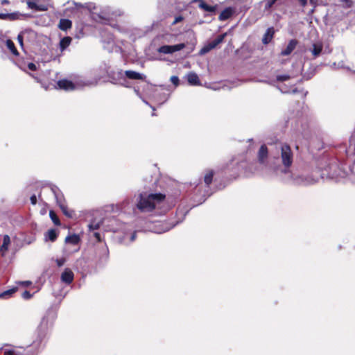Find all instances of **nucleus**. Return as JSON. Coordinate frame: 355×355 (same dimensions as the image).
<instances>
[{
  "label": "nucleus",
  "mask_w": 355,
  "mask_h": 355,
  "mask_svg": "<svg viewBox=\"0 0 355 355\" xmlns=\"http://www.w3.org/2000/svg\"><path fill=\"white\" fill-rule=\"evenodd\" d=\"M278 152L281 153L282 164H278L275 159L270 164L277 176L286 182L296 185H309L318 181V178L313 175H304L291 173L290 168L293 162V152L287 144H282L277 146Z\"/></svg>",
  "instance_id": "f257e3e1"
},
{
  "label": "nucleus",
  "mask_w": 355,
  "mask_h": 355,
  "mask_svg": "<svg viewBox=\"0 0 355 355\" xmlns=\"http://www.w3.org/2000/svg\"><path fill=\"white\" fill-rule=\"evenodd\" d=\"M48 334V321L43 318L37 329V337L33 343L26 347L15 346L7 349L4 352L5 355H37L38 349L42 342L46 339Z\"/></svg>",
  "instance_id": "f03ea898"
},
{
  "label": "nucleus",
  "mask_w": 355,
  "mask_h": 355,
  "mask_svg": "<svg viewBox=\"0 0 355 355\" xmlns=\"http://www.w3.org/2000/svg\"><path fill=\"white\" fill-rule=\"evenodd\" d=\"M165 199V195L158 193H140L136 198L137 209L144 213L151 212L156 209Z\"/></svg>",
  "instance_id": "7ed1b4c3"
},
{
  "label": "nucleus",
  "mask_w": 355,
  "mask_h": 355,
  "mask_svg": "<svg viewBox=\"0 0 355 355\" xmlns=\"http://www.w3.org/2000/svg\"><path fill=\"white\" fill-rule=\"evenodd\" d=\"M282 143H279L276 144V151H277V155L272 156V157L270 159V161H268V150L267 146L263 144L261 146L258 154H257V159L258 162L260 164L264 166L266 168V171L263 173L262 175L264 177H272L273 175H277L276 173L274 172V171L271 168L270 166V164L272 162L274 161L275 158V161L278 164H281L279 163V160H281V153L278 152L277 150V146L279 144H282Z\"/></svg>",
  "instance_id": "20e7f679"
},
{
  "label": "nucleus",
  "mask_w": 355,
  "mask_h": 355,
  "mask_svg": "<svg viewBox=\"0 0 355 355\" xmlns=\"http://www.w3.org/2000/svg\"><path fill=\"white\" fill-rule=\"evenodd\" d=\"M74 4L77 7H82L88 9L91 12L92 17L97 21L103 22V21L109 20L112 17L111 10L109 7L103 8L98 11L96 6L92 3H87L85 5L77 3H75Z\"/></svg>",
  "instance_id": "39448f33"
},
{
  "label": "nucleus",
  "mask_w": 355,
  "mask_h": 355,
  "mask_svg": "<svg viewBox=\"0 0 355 355\" xmlns=\"http://www.w3.org/2000/svg\"><path fill=\"white\" fill-rule=\"evenodd\" d=\"M111 225H117V227H112L110 230L114 232H121L123 233V241L126 243L127 239H128V243L133 242L136 239L137 232H131L132 228H130V225L125 223H122L118 221L116 219H112L110 220Z\"/></svg>",
  "instance_id": "423d86ee"
},
{
  "label": "nucleus",
  "mask_w": 355,
  "mask_h": 355,
  "mask_svg": "<svg viewBox=\"0 0 355 355\" xmlns=\"http://www.w3.org/2000/svg\"><path fill=\"white\" fill-rule=\"evenodd\" d=\"M184 47L185 44L184 43L175 45H163L157 49V52L162 54H172L182 50Z\"/></svg>",
  "instance_id": "0eeeda50"
},
{
  "label": "nucleus",
  "mask_w": 355,
  "mask_h": 355,
  "mask_svg": "<svg viewBox=\"0 0 355 355\" xmlns=\"http://www.w3.org/2000/svg\"><path fill=\"white\" fill-rule=\"evenodd\" d=\"M30 17L28 14L21 13L18 11L11 13H0V19L9 21L23 20Z\"/></svg>",
  "instance_id": "6e6552de"
},
{
  "label": "nucleus",
  "mask_w": 355,
  "mask_h": 355,
  "mask_svg": "<svg viewBox=\"0 0 355 355\" xmlns=\"http://www.w3.org/2000/svg\"><path fill=\"white\" fill-rule=\"evenodd\" d=\"M58 87L59 89L65 91H72L76 89L75 85L70 80L67 79L60 80L57 83Z\"/></svg>",
  "instance_id": "1a4fd4ad"
},
{
  "label": "nucleus",
  "mask_w": 355,
  "mask_h": 355,
  "mask_svg": "<svg viewBox=\"0 0 355 355\" xmlns=\"http://www.w3.org/2000/svg\"><path fill=\"white\" fill-rule=\"evenodd\" d=\"M73 272L69 268H65L61 274V280L62 282L70 284L73 280Z\"/></svg>",
  "instance_id": "9d476101"
},
{
  "label": "nucleus",
  "mask_w": 355,
  "mask_h": 355,
  "mask_svg": "<svg viewBox=\"0 0 355 355\" xmlns=\"http://www.w3.org/2000/svg\"><path fill=\"white\" fill-rule=\"evenodd\" d=\"M125 75L127 78L131 80H144L146 78V76L144 74L131 70L125 71Z\"/></svg>",
  "instance_id": "9b49d317"
},
{
  "label": "nucleus",
  "mask_w": 355,
  "mask_h": 355,
  "mask_svg": "<svg viewBox=\"0 0 355 355\" xmlns=\"http://www.w3.org/2000/svg\"><path fill=\"white\" fill-rule=\"evenodd\" d=\"M10 244V238L8 235H4L3 239V243L0 247V252L3 257H4L8 250Z\"/></svg>",
  "instance_id": "f8f14e48"
},
{
  "label": "nucleus",
  "mask_w": 355,
  "mask_h": 355,
  "mask_svg": "<svg viewBox=\"0 0 355 355\" xmlns=\"http://www.w3.org/2000/svg\"><path fill=\"white\" fill-rule=\"evenodd\" d=\"M297 44V42L296 40H290L287 46L286 47V49L282 51L281 55H290L292 53V51L295 49V48L296 47Z\"/></svg>",
  "instance_id": "ddd939ff"
},
{
  "label": "nucleus",
  "mask_w": 355,
  "mask_h": 355,
  "mask_svg": "<svg viewBox=\"0 0 355 355\" xmlns=\"http://www.w3.org/2000/svg\"><path fill=\"white\" fill-rule=\"evenodd\" d=\"M187 81L190 85H200L198 75L194 72H189L187 75Z\"/></svg>",
  "instance_id": "4468645a"
},
{
  "label": "nucleus",
  "mask_w": 355,
  "mask_h": 355,
  "mask_svg": "<svg viewBox=\"0 0 355 355\" xmlns=\"http://www.w3.org/2000/svg\"><path fill=\"white\" fill-rule=\"evenodd\" d=\"M274 33H275L274 28L273 27L268 28L266 30L265 34L263 35V37L262 39V42L264 44H268L272 39Z\"/></svg>",
  "instance_id": "2eb2a0df"
},
{
  "label": "nucleus",
  "mask_w": 355,
  "mask_h": 355,
  "mask_svg": "<svg viewBox=\"0 0 355 355\" xmlns=\"http://www.w3.org/2000/svg\"><path fill=\"white\" fill-rule=\"evenodd\" d=\"M34 34H35L34 31L31 28H26V29L23 30L22 31H21L19 33V35H17V41H18L19 44H20V46L23 48V46H24L23 40H24V37H25V35H34Z\"/></svg>",
  "instance_id": "dca6fc26"
},
{
  "label": "nucleus",
  "mask_w": 355,
  "mask_h": 355,
  "mask_svg": "<svg viewBox=\"0 0 355 355\" xmlns=\"http://www.w3.org/2000/svg\"><path fill=\"white\" fill-rule=\"evenodd\" d=\"M234 12V10L232 8H226L221 12L218 18L220 21H225L229 19L233 15Z\"/></svg>",
  "instance_id": "f3484780"
},
{
  "label": "nucleus",
  "mask_w": 355,
  "mask_h": 355,
  "mask_svg": "<svg viewBox=\"0 0 355 355\" xmlns=\"http://www.w3.org/2000/svg\"><path fill=\"white\" fill-rule=\"evenodd\" d=\"M27 6L29 8L37 11H44L47 10V8L45 6L37 5L35 1L31 0L27 1Z\"/></svg>",
  "instance_id": "a211bd4d"
},
{
  "label": "nucleus",
  "mask_w": 355,
  "mask_h": 355,
  "mask_svg": "<svg viewBox=\"0 0 355 355\" xmlns=\"http://www.w3.org/2000/svg\"><path fill=\"white\" fill-rule=\"evenodd\" d=\"M72 23L69 19H61L59 22V28L62 31H67L71 27Z\"/></svg>",
  "instance_id": "6ab92c4d"
},
{
  "label": "nucleus",
  "mask_w": 355,
  "mask_h": 355,
  "mask_svg": "<svg viewBox=\"0 0 355 355\" xmlns=\"http://www.w3.org/2000/svg\"><path fill=\"white\" fill-rule=\"evenodd\" d=\"M172 227L164 226L161 223H158L155 225V229L152 230L153 232L157 234H162L163 232L168 231Z\"/></svg>",
  "instance_id": "aec40b11"
},
{
  "label": "nucleus",
  "mask_w": 355,
  "mask_h": 355,
  "mask_svg": "<svg viewBox=\"0 0 355 355\" xmlns=\"http://www.w3.org/2000/svg\"><path fill=\"white\" fill-rule=\"evenodd\" d=\"M71 38L70 37H64L60 42V49L64 51L71 44Z\"/></svg>",
  "instance_id": "412c9836"
},
{
  "label": "nucleus",
  "mask_w": 355,
  "mask_h": 355,
  "mask_svg": "<svg viewBox=\"0 0 355 355\" xmlns=\"http://www.w3.org/2000/svg\"><path fill=\"white\" fill-rule=\"evenodd\" d=\"M51 190L55 196L56 202L59 207H61V205H64V200L63 198V196H62V194L58 193V188H52Z\"/></svg>",
  "instance_id": "4be33fe9"
},
{
  "label": "nucleus",
  "mask_w": 355,
  "mask_h": 355,
  "mask_svg": "<svg viewBox=\"0 0 355 355\" xmlns=\"http://www.w3.org/2000/svg\"><path fill=\"white\" fill-rule=\"evenodd\" d=\"M58 237V234L55 230L51 229L49 230L46 235H45V239L46 241H51V242H53L56 240Z\"/></svg>",
  "instance_id": "5701e85b"
},
{
  "label": "nucleus",
  "mask_w": 355,
  "mask_h": 355,
  "mask_svg": "<svg viewBox=\"0 0 355 355\" xmlns=\"http://www.w3.org/2000/svg\"><path fill=\"white\" fill-rule=\"evenodd\" d=\"M80 241V238L77 234L67 236L65 239V242L72 245H78Z\"/></svg>",
  "instance_id": "b1692460"
},
{
  "label": "nucleus",
  "mask_w": 355,
  "mask_h": 355,
  "mask_svg": "<svg viewBox=\"0 0 355 355\" xmlns=\"http://www.w3.org/2000/svg\"><path fill=\"white\" fill-rule=\"evenodd\" d=\"M7 48L10 51V52L15 56L19 55V52L17 50L15 44L11 40H7L6 42Z\"/></svg>",
  "instance_id": "393cba45"
},
{
  "label": "nucleus",
  "mask_w": 355,
  "mask_h": 355,
  "mask_svg": "<svg viewBox=\"0 0 355 355\" xmlns=\"http://www.w3.org/2000/svg\"><path fill=\"white\" fill-rule=\"evenodd\" d=\"M196 1H199L200 8H202L203 10L208 11V12H214L215 10V8L211 6L207 5L204 1L202 0H196Z\"/></svg>",
  "instance_id": "a878e982"
},
{
  "label": "nucleus",
  "mask_w": 355,
  "mask_h": 355,
  "mask_svg": "<svg viewBox=\"0 0 355 355\" xmlns=\"http://www.w3.org/2000/svg\"><path fill=\"white\" fill-rule=\"evenodd\" d=\"M225 35H220L217 38H216L214 40L211 41L209 43L210 46L212 47V49L216 48L220 43H221L224 38Z\"/></svg>",
  "instance_id": "bb28decb"
},
{
  "label": "nucleus",
  "mask_w": 355,
  "mask_h": 355,
  "mask_svg": "<svg viewBox=\"0 0 355 355\" xmlns=\"http://www.w3.org/2000/svg\"><path fill=\"white\" fill-rule=\"evenodd\" d=\"M225 35H220L217 38H216L214 40L211 41L209 43L210 46L212 47V49L216 48L220 43H221L224 38Z\"/></svg>",
  "instance_id": "cd10ccee"
},
{
  "label": "nucleus",
  "mask_w": 355,
  "mask_h": 355,
  "mask_svg": "<svg viewBox=\"0 0 355 355\" xmlns=\"http://www.w3.org/2000/svg\"><path fill=\"white\" fill-rule=\"evenodd\" d=\"M322 50V46L321 44H313L311 49V53L314 57L318 56Z\"/></svg>",
  "instance_id": "c85d7f7f"
},
{
  "label": "nucleus",
  "mask_w": 355,
  "mask_h": 355,
  "mask_svg": "<svg viewBox=\"0 0 355 355\" xmlns=\"http://www.w3.org/2000/svg\"><path fill=\"white\" fill-rule=\"evenodd\" d=\"M102 223L103 222L101 220L96 221L94 220L89 224L88 227L90 230H98V228H100Z\"/></svg>",
  "instance_id": "c756f323"
},
{
  "label": "nucleus",
  "mask_w": 355,
  "mask_h": 355,
  "mask_svg": "<svg viewBox=\"0 0 355 355\" xmlns=\"http://www.w3.org/2000/svg\"><path fill=\"white\" fill-rule=\"evenodd\" d=\"M213 176H214V173L211 171H209L208 173H207L205 174V178H204V181L207 187L211 183Z\"/></svg>",
  "instance_id": "7c9ffc66"
},
{
  "label": "nucleus",
  "mask_w": 355,
  "mask_h": 355,
  "mask_svg": "<svg viewBox=\"0 0 355 355\" xmlns=\"http://www.w3.org/2000/svg\"><path fill=\"white\" fill-rule=\"evenodd\" d=\"M277 1V0H263L262 3H264V10H269Z\"/></svg>",
  "instance_id": "2f4dec72"
},
{
  "label": "nucleus",
  "mask_w": 355,
  "mask_h": 355,
  "mask_svg": "<svg viewBox=\"0 0 355 355\" xmlns=\"http://www.w3.org/2000/svg\"><path fill=\"white\" fill-rule=\"evenodd\" d=\"M17 291L16 288L9 289L0 293V298H6L12 295Z\"/></svg>",
  "instance_id": "473e14b6"
},
{
  "label": "nucleus",
  "mask_w": 355,
  "mask_h": 355,
  "mask_svg": "<svg viewBox=\"0 0 355 355\" xmlns=\"http://www.w3.org/2000/svg\"><path fill=\"white\" fill-rule=\"evenodd\" d=\"M49 216L55 225H59L60 224L56 214L53 211H49Z\"/></svg>",
  "instance_id": "72a5a7b5"
},
{
  "label": "nucleus",
  "mask_w": 355,
  "mask_h": 355,
  "mask_svg": "<svg viewBox=\"0 0 355 355\" xmlns=\"http://www.w3.org/2000/svg\"><path fill=\"white\" fill-rule=\"evenodd\" d=\"M211 50H212V47L210 46L209 44L205 45L200 51L199 54L200 55H204L208 52H209Z\"/></svg>",
  "instance_id": "f704fd0d"
},
{
  "label": "nucleus",
  "mask_w": 355,
  "mask_h": 355,
  "mask_svg": "<svg viewBox=\"0 0 355 355\" xmlns=\"http://www.w3.org/2000/svg\"><path fill=\"white\" fill-rule=\"evenodd\" d=\"M291 76L288 74L277 75L276 79L277 81L284 82L289 80Z\"/></svg>",
  "instance_id": "c9c22d12"
},
{
  "label": "nucleus",
  "mask_w": 355,
  "mask_h": 355,
  "mask_svg": "<svg viewBox=\"0 0 355 355\" xmlns=\"http://www.w3.org/2000/svg\"><path fill=\"white\" fill-rule=\"evenodd\" d=\"M60 208L62 209V211L64 215H66L69 217L72 216V213L68 210L67 207L65 205V204L61 205V207H60Z\"/></svg>",
  "instance_id": "e433bc0d"
},
{
  "label": "nucleus",
  "mask_w": 355,
  "mask_h": 355,
  "mask_svg": "<svg viewBox=\"0 0 355 355\" xmlns=\"http://www.w3.org/2000/svg\"><path fill=\"white\" fill-rule=\"evenodd\" d=\"M171 81L175 87H177L179 85L180 80L178 76H173L171 77Z\"/></svg>",
  "instance_id": "4c0bfd02"
},
{
  "label": "nucleus",
  "mask_w": 355,
  "mask_h": 355,
  "mask_svg": "<svg viewBox=\"0 0 355 355\" xmlns=\"http://www.w3.org/2000/svg\"><path fill=\"white\" fill-rule=\"evenodd\" d=\"M32 296L33 295L28 291H24L23 293L21 294V297L25 300H28L31 298Z\"/></svg>",
  "instance_id": "58836bf2"
},
{
  "label": "nucleus",
  "mask_w": 355,
  "mask_h": 355,
  "mask_svg": "<svg viewBox=\"0 0 355 355\" xmlns=\"http://www.w3.org/2000/svg\"><path fill=\"white\" fill-rule=\"evenodd\" d=\"M18 285H21L23 286H29L32 284L31 281H20L17 283Z\"/></svg>",
  "instance_id": "ea45409f"
},
{
  "label": "nucleus",
  "mask_w": 355,
  "mask_h": 355,
  "mask_svg": "<svg viewBox=\"0 0 355 355\" xmlns=\"http://www.w3.org/2000/svg\"><path fill=\"white\" fill-rule=\"evenodd\" d=\"M342 2L346 3L345 7L349 8L352 6L353 2L351 0H340Z\"/></svg>",
  "instance_id": "a19ab883"
},
{
  "label": "nucleus",
  "mask_w": 355,
  "mask_h": 355,
  "mask_svg": "<svg viewBox=\"0 0 355 355\" xmlns=\"http://www.w3.org/2000/svg\"><path fill=\"white\" fill-rule=\"evenodd\" d=\"M65 263V259H56V263L58 265V266L59 267H61L62 266H63Z\"/></svg>",
  "instance_id": "79ce46f5"
},
{
  "label": "nucleus",
  "mask_w": 355,
  "mask_h": 355,
  "mask_svg": "<svg viewBox=\"0 0 355 355\" xmlns=\"http://www.w3.org/2000/svg\"><path fill=\"white\" fill-rule=\"evenodd\" d=\"M28 68L31 71H35L36 70V65L33 62H30L28 64Z\"/></svg>",
  "instance_id": "37998d69"
},
{
  "label": "nucleus",
  "mask_w": 355,
  "mask_h": 355,
  "mask_svg": "<svg viewBox=\"0 0 355 355\" xmlns=\"http://www.w3.org/2000/svg\"><path fill=\"white\" fill-rule=\"evenodd\" d=\"M30 200H31V202L32 205H36V203H37V197H36L35 195L31 196Z\"/></svg>",
  "instance_id": "c03bdc74"
},
{
  "label": "nucleus",
  "mask_w": 355,
  "mask_h": 355,
  "mask_svg": "<svg viewBox=\"0 0 355 355\" xmlns=\"http://www.w3.org/2000/svg\"><path fill=\"white\" fill-rule=\"evenodd\" d=\"M183 19L182 17L178 16L175 18L174 21L173 22V24H175L180 21H181Z\"/></svg>",
  "instance_id": "a18cd8bd"
},
{
  "label": "nucleus",
  "mask_w": 355,
  "mask_h": 355,
  "mask_svg": "<svg viewBox=\"0 0 355 355\" xmlns=\"http://www.w3.org/2000/svg\"><path fill=\"white\" fill-rule=\"evenodd\" d=\"M302 6L304 7L307 3V0H298Z\"/></svg>",
  "instance_id": "49530a36"
},
{
  "label": "nucleus",
  "mask_w": 355,
  "mask_h": 355,
  "mask_svg": "<svg viewBox=\"0 0 355 355\" xmlns=\"http://www.w3.org/2000/svg\"><path fill=\"white\" fill-rule=\"evenodd\" d=\"M8 3H9L8 0H2V1H1V5H3H3L8 4Z\"/></svg>",
  "instance_id": "de8ad7c7"
},
{
  "label": "nucleus",
  "mask_w": 355,
  "mask_h": 355,
  "mask_svg": "<svg viewBox=\"0 0 355 355\" xmlns=\"http://www.w3.org/2000/svg\"><path fill=\"white\" fill-rule=\"evenodd\" d=\"M94 236L96 238H97L98 240H100V234L99 233L95 232Z\"/></svg>",
  "instance_id": "09e8293b"
},
{
  "label": "nucleus",
  "mask_w": 355,
  "mask_h": 355,
  "mask_svg": "<svg viewBox=\"0 0 355 355\" xmlns=\"http://www.w3.org/2000/svg\"><path fill=\"white\" fill-rule=\"evenodd\" d=\"M311 4L315 5L316 3V0H310Z\"/></svg>",
  "instance_id": "8fccbe9b"
}]
</instances>
